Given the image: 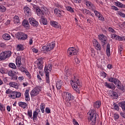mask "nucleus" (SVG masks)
<instances>
[{
	"mask_svg": "<svg viewBox=\"0 0 125 125\" xmlns=\"http://www.w3.org/2000/svg\"><path fill=\"white\" fill-rule=\"evenodd\" d=\"M113 106L114 110H116L117 111H119V110H120V106H119L118 104H114Z\"/></svg>",
	"mask_w": 125,
	"mask_h": 125,
	"instance_id": "nucleus-48",
	"label": "nucleus"
},
{
	"mask_svg": "<svg viewBox=\"0 0 125 125\" xmlns=\"http://www.w3.org/2000/svg\"><path fill=\"white\" fill-rule=\"evenodd\" d=\"M101 106V102L99 101H96L94 104V108H97V109H98V108H100Z\"/></svg>",
	"mask_w": 125,
	"mask_h": 125,
	"instance_id": "nucleus-32",
	"label": "nucleus"
},
{
	"mask_svg": "<svg viewBox=\"0 0 125 125\" xmlns=\"http://www.w3.org/2000/svg\"><path fill=\"white\" fill-rule=\"evenodd\" d=\"M25 79V77L23 76H20L18 77L19 81H23Z\"/></svg>",
	"mask_w": 125,
	"mask_h": 125,
	"instance_id": "nucleus-63",
	"label": "nucleus"
},
{
	"mask_svg": "<svg viewBox=\"0 0 125 125\" xmlns=\"http://www.w3.org/2000/svg\"><path fill=\"white\" fill-rule=\"evenodd\" d=\"M41 10L42 11L43 14H46V13L48 12V9L44 6H42L41 7Z\"/></svg>",
	"mask_w": 125,
	"mask_h": 125,
	"instance_id": "nucleus-34",
	"label": "nucleus"
},
{
	"mask_svg": "<svg viewBox=\"0 0 125 125\" xmlns=\"http://www.w3.org/2000/svg\"><path fill=\"white\" fill-rule=\"evenodd\" d=\"M27 116L28 119H31L33 122L38 121V118L39 119H42V113H41V109L39 108H36L35 110L32 111V110H28L27 111Z\"/></svg>",
	"mask_w": 125,
	"mask_h": 125,
	"instance_id": "nucleus-1",
	"label": "nucleus"
},
{
	"mask_svg": "<svg viewBox=\"0 0 125 125\" xmlns=\"http://www.w3.org/2000/svg\"><path fill=\"white\" fill-rule=\"evenodd\" d=\"M23 10L25 14H26V15H28V17L31 16L32 13L31 12V9H30V8H29V7H24L23 8Z\"/></svg>",
	"mask_w": 125,
	"mask_h": 125,
	"instance_id": "nucleus-18",
	"label": "nucleus"
},
{
	"mask_svg": "<svg viewBox=\"0 0 125 125\" xmlns=\"http://www.w3.org/2000/svg\"><path fill=\"white\" fill-rule=\"evenodd\" d=\"M55 47V42H52L51 43L48 44V45L46 46H43L42 47V50L44 51H50L54 49Z\"/></svg>",
	"mask_w": 125,
	"mask_h": 125,
	"instance_id": "nucleus-7",
	"label": "nucleus"
},
{
	"mask_svg": "<svg viewBox=\"0 0 125 125\" xmlns=\"http://www.w3.org/2000/svg\"><path fill=\"white\" fill-rule=\"evenodd\" d=\"M0 110L1 112H3V111L5 110V107H4L3 104H1V103H0Z\"/></svg>",
	"mask_w": 125,
	"mask_h": 125,
	"instance_id": "nucleus-49",
	"label": "nucleus"
},
{
	"mask_svg": "<svg viewBox=\"0 0 125 125\" xmlns=\"http://www.w3.org/2000/svg\"><path fill=\"white\" fill-rule=\"evenodd\" d=\"M65 70H66V75L67 76H69L70 75H71V69H68L67 67H66Z\"/></svg>",
	"mask_w": 125,
	"mask_h": 125,
	"instance_id": "nucleus-52",
	"label": "nucleus"
},
{
	"mask_svg": "<svg viewBox=\"0 0 125 125\" xmlns=\"http://www.w3.org/2000/svg\"><path fill=\"white\" fill-rule=\"evenodd\" d=\"M114 117L115 118V119H116V120H118V119L120 118V115H119V114L117 113H115L114 114Z\"/></svg>",
	"mask_w": 125,
	"mask_h": 125,
	"instance_id": "nucleus-61",
	"label": "nucleus"
},
{
	"mask_svg": "<svg viewBox=\"0 0 125 125\" xmlns=\"http://www.w3.org/2000/svg\"><path fill=\"white\" fill-rule=\"evenodd\" d=\"M110 44H107L106 46V53L107 56H108V57H110V55H111V51L110 50Z\"/></svg>",
	"mask_w": 125,
	"mask_h": 125,
	"instance_id": "nucleus-28",
	"label": "nucleus"
},
{
	"mask_svg": "<svg viewBox=\"0 0 125 125\" xmlns=\"http://www.w3.org/2000/svg\"><path fill=\"white\" fill-rule=\"evenodd\" d=\"M74 63H75L76 64H80V60L79 59V58H78L77 57V56H75L74 57Z\"/></svg>",
	"mask_w": 125,
	"mask_h": 125,
	"instance_id": "nucleus-45",
	"label": "nucleus"
},
{
	"mask_svg": "<svg viewBox=\"0 0 125 125\" xmlns=\"http://www.w3.org/2000/svg\"><path fill=\"white\" fill-rule=\"evenodd\" d=\"M18 104L20 107L23 108V109H26V107H28V104L26 103L23 102H19Z\"/></svg>",
	"mask_w": 125,
	"mask_h": 125,
	"instance_id": "nucleus-25",
	"label": "nucleus"
},
{
	"mask_svg": "<svg viewBox=\"0 0 125 125\" xmlns=\"http://www.w3.org/2000/svg\"><path fill=\"white\" fill-rule=\"evenodd\" d=\"M62 97L64 102L69 104V106L71 105V102L70 101H73L75 99V97L71 93L68 92H63L62 93Z\"/></svg>",
	"mask_w": 125,
	"mask_h": 125,
	"instance_id": "nucleus-4",
	"label": "nucleus"
},
{
	"mask_svg": "<svg viewBox=\"0 0 125 125\" xmlns=\"http://www.w3.org/2000/svg\"><path fill=\"white\" fill-rule=\"evenodd\" d=\"M36 13L38 16H42V15H43V13L42 12V9L37 8L36 9Z\"/></svg>",
	"mask_w": 125,
	"mask_h": 125,
	"instance_id": "nucleus-33",
	"label": "nucleus"
},
{
	"mask_svg": "<svg viewBox=\"0 0 125 125\" xmlns=\"http://www.w3.org/2000/svg\"><path fill=\"white\" fill-rule=\"evenodd\" d=\"M115 80H116V78L110 77V78H109L108 81L109 82H110V83H114Z\"/></svg>",
	"mask_w": 125,
	"mask_h": 125,
	"instance_id": "nucleus-60",
	"label": "nucleus"
},
{
	"mask_svg": "<svg viewBox=\"0 0 125 125\" xmlns=\"http://www.w3.org/2000/svg\"><path fill=\"white\" fill-rule=\"evenodd\" d=\"M41 91H42V87L40 86H36L31 91L30 94H31V97H35V96H37V95H39Z\"/></svg>",
	"mask_w": 125,
	"mask_h": 125,
	"instance_id": "nucleus-6",
	"label": "nucleus"
},
{
	"mask_svg": "<svg viewBox=\"0 0 125 125\" xmlns=\"http://www.w3.org/2000/svg\"><path fill=\"white\" fill-rule=\"evenodd\" d=\"M117 14L118 15H119V16H121L123 18H125V13L120 12V11H117Z\"/></svg>",
	"mask_w": 125,
	"mask_h": 125,
	"instance_id": "nucleus-42",
	"label": "nucleus"
},
{
	"mask_svg": "<svg viewBox=\"0 0 125 125\" xmlns=\"http://www.w3.org/2000/svg\"><path fill=\"white\" fill-rule=\"evenodd\" d=\"M87 114L88 115V121L89 123L92 125H95L96 118L98 117V114L96 113V111L94 109H91L89 111Z\"/></svg>",
	"mask_w": 125,
	"mask_h": 125,
	"instance_id": "nucleus-2",
	"label": "nucleus"
},
{
	"mask_svg": "<svg viewBox=\"0 0 125 125\" xmlns=\"http://www.w3.org/2000/svg\"><path fill=\"white\" fill-rule=\"evenodd\" d=\"M6 8L4 7V6L3 5H0V11L1 12H4V11H6Z\"/></svg>",
	"mask_w": 125,
	"mask_h": 125,
	"instance_id": "nucleus-44",
	"label": "nucleus"
},
{
	"mask_svg": "<svg viewBox=\"0 0 125 125\" xmlns=\"http://www.w3.org/2000/svg\"><path fill=\"white\" fill-rule=\"evenodd\" d=\"M50 24L52 26V27H54V28H59V23H58L56 21H51Z\"/></svg>",
	"mask_w": 125,
	"mask_h": 125,
	"instance_id": "nucleus-20",
	"label": "nucleus"
},
{
	"mask_svg": "<svg viewBox=\"0 0 125 125\" xmlns=\"http://www.w3.org/2000/svg\"><path fill=\"white\" fill-rule=\"evenodd\" d=\"M28 20L30 25L33 27H38L39 26V22L33 18H30Z\"/></svg>",
	"mask_w": 125,
	"mask_h": 125,
	"instance_id": "nucleus-13",
	"label": "nucleus"
},
{
	"mask_svg": "<svg viewBox=\"0 0 125 125\" xmlns=\"http://www.w3.org/2000/svg\"><path fill=\"white\" fill-rule=\"evenodd\" d=\"M21 97V94L19 92H16V98H19Z\"/></svg>",
	"mask_w": 125,
	"mask_h": 125,
	"instance_id": "nucleus-55",
	"label": "nucleus"
},
{
	"mask_svg": "<svg viewBox=\"0 0 125 125\" xmlns=\"http://www.w3.org/2000/svg\"><path fill=\"white\" fill-rule=\"evenodd\" d=\"M14 23L17 25H19L20 24V19L18 16H15L14 17Z\"/></svg>",
	"mask_w": 125,
	"mask_h": 125,
	"instance_id": "nucleus-26",
	"label": "nucleus"
},
{
	"mask_svg": "<svg viewBox=\"0 0 125 125\" xmlns=\"http://www.w3.org/2000/svg\"><path fill=\"white\" fill-rule=\"evenodd\" d=\"M45 112L47 114H50L51 113V110L49 109V107H46L45 108Z\"/></svg>",
	"mask_w": 125,
	"mask_h": 125,
	"instance_id": "nucleus-57",
	"label": "nucleus"
},
{
	"mask_svg": "<svg viewBox=\"0 0 125 125\" xmlns=\"http://www.w3.org/2000/svg\"><path fill=\"white\" fill-rule=\"evenodd\" d=\"M37 67L39 70H42L43 68V58H40L37 60Z\"/></svg>",
	"mask_w": 125,
	"mask_h": 125,
	"instance_id": "nucleus-12",
	"label": "nucleus"
},
{
	"mask_svg": "<svg viewBox=\"0 0 125 125\" xmlns=\"http://www.w3.org/2000/svg\"><path fill=\"white\" fill-rule=\"evenodd\" d=\"M98 39L101 41V42H103L104 44H105V43H106V42H107V37L103 34L99 35Z\"/></svg>",
	"mask_w": 125,
	"mask_h": 125,
	"instance_id": "nucleus-16",
	"label": "nucleus"
},
{
	"mask_svg": "<svg viewBox=\"0 0 125 125\" xmlns=\"http://www.w3.org/2000/svg\"><path fill=\"white\" fill-rule=\"evenodd\" d=\"M113 83H115V85H117V87L119 89H120L121 90H124L125 89L124 88V85H120L121 82H120L119 80L115 79Z\"/></svg>",
	"mask_w": 125,
	"mask_h": 125,
	"instance_id": "nucleus-15",
	"label": "nucleus"
},
{
	"mask_svg": "<svg viewBox=\"0 0 125 125\" xmlns=\"http://www.w3.org/2000/svg\"><path fill=\"white\" fill-rule=\"evenodd\" d=\"M9 85L10 86H11V87H14L17 89H18L19 87V85L18 84V83L15 82H10L9 83Z\"/></svg>",
	"mask_w": 125,
	"mask_h": 125,
	"instance_id": "nucleus-23",
	"label": "nucleus"
},
{
	"mask_svg": "<svg viewBox=\"0 0 125 125\" xmlns=\"http://www.w3.org/2000/svg\"><path fill=\"white\" fill-rule=\"evenodd\" d=\"M94 13L95 15H96V17L98 18L100 21H101L102 22H104V21H105V18H104V17H103V15L101 14L100 12H98L97 10H94Z\"/></svg>",
	"mask_w": 125,
	"mask_h": 125,
	"instance_id": "nucleus-11",
	"label": "nucleus"
},
{
	"mask_svg": "<svg viewBox=\"0 0 125 125\" xmlns=\"http://www.w3.org/2000/svg\"><path fill=\"white\" fill-rule=\"evenodd\" d=\"M75 3H81L82 2V0H73Z\"/></svg>",
	"mask_w": 125,
	"mask_h": 125,
	"instance_id": "nucleus-64",
	"label": "nucleus"
},
{
	"mask_svg": "<svg viewBox=\"0 0 125 125\" xmlns=\"http://www.w3.org/2000/svg\"><path fill=\"white\" fill-rule=\"evenodd\" d=\"M108 31L109 33V34H116V31L112 27H110L108 29Z\"/></svg>",
	"mask_w": 125,
	"mask_h": 125,
	"instance_id": "nucleus-38",
	"label": "nucleus"
},
{
	"mask_svg": "<svg viewBox=\"0 0 125 125\" xmlns=\"http://www.w3.org/2000/svg\"><path fill=\"white\" fill-rule=\"evenodd\" d=\"M54 13L56 16H57L58 17H61V16H63L64 11H60L58 9L55 8L54 9Z\"/></svg>",
	"mask_w": 125,
	"mask_h": 125,
	"instance_id": "nucleus-17",
	"label": "nucleus"
},
{
	"mask_svg": "<svg viewBox=\"0 0 125 125\" xmlns=\"http://www.w3.org/2000/svg\"><path fill=\"white\" fill-rule=\"evenodd\" d=\"M82 12H83V14H89V12H90V11H89V10L86 9H83L82 10Z\"/></svg>",
	"mask_w": 125,
	"mask_h": 125,
	"instance_id": "nucleus-43",
	"label": "nucleus"
},
{
	"mask_svg": "<svg viewBox=\"0 0 125 125\" xmlns=\"http://www.w3.org/2000/svg\"><path fill=\"white\" fill-rule=\"evenodd\" d=\"M11 80H12L13 81H17V80H18V76H17L16 74H14L11 77Z\"/></svg>",
	"mask_w": 125,
	"mask_h": 125,
	"instance_id": "nucleus-47",
	"label": "nucleus"
},
{
	"mask_svg": "<svg viewBox=\"0 0 125 125\" xmlns=\"http://www.w3.org/2000/svg\"><path fill=\"white\" fill-rule=\"evenodd\" d=\"M14 74H15L14 72H13L12 70H10L8 72V75L9 76V77H12Z\"/></svg>",
	"mask_w": 125,
	"mask_h": 125,
	"instance_id": "nucleus-54",
	"label": "nucleus"
},
{
	"mask_svg": "<svg viewBox=\"0 0 125 125\" xmlns=\"http://www.w3.org/2000/svg\"><path fill=\"white\" fill-rule=\"evenodd\" d=\"M71 82L73 88L76 90L78 93H80L81 85H80V81H79V79L77 78L75 76H73V77L71 78Z\"/></svg>",
	"mask_w": 125,
	"mask_h": 125,
	"instance_id": "nucleus-3",
	"label": "nucleus"
},
{
	"mask_svg": "<svg viewBox=\"0 0 125 125\" xmlns=\"http://www.w3.org/2000/svg\"><path fill=\"white\" fill-rule=\"evenodd\" d=\"M62 86V81H57L56 83V87L57 89H60Z\"/></svg>",
	"mask_w": 125,
	"mask_h": 125,
	"instance_id": "nucleus-36",
	"label": "nucleus"
},
{
	"mask_svg": "<svg viewBox=\"0 0 125 125\" xmlns=\"http://www.w3.org/2000/svg\"><path fill=\"white\" fill-rule=\"evenodd\" d=\"M84 2L87 9H90V10H92L93 11H94V10L96 9L95 5H94V4H93V3H92L90 1L85 0Z\"/></svg>",
	"mask_w": 125,
	"mask_h": 125,
	"instance_id": "nucleus-10",
	"label": "nucleus"
},
{
	"mask_svg": "<svg viewBox=\"0 0 125 125\" xmlns=\"http://www.w3.org/2000/svg\"><path fill=\"white\" fill-rule=\"evenodd\" d=\"M19 70L21 72H22V73H25L27 70L23 66H20Z\"/></svg>",
	"mask_w": 125,
	"mask_h": 125,
	"instance_id": "nucleus-50",
	"label": "nucleus"
},
{
	"mask_svg": "<svg viewBox=\"0 0 125 125\" xmlns=\"http://www.w3.org/2000/svg\"><path fill=\"white\" fill-rule=\"evenodd\" d=\"M16 65L17 66V67H21V57H18L16 58Z\"/></svg>",
	"mask_w": 125,
	"mask_h": 125,
	"instance_id": "nucleus-27",
	"label": "nucleus"
},
{
	"mask_svg": "<svg viewBox=\"0 0 125 125\" xmlns=\"http://www.w3.org/2000/svg\"><path fill=\"white\" fill-rule=\"evenodd\" d=\"M111 8L113 10H115V11H118V10H119V8H117L115 6H112Z\"/></svg>",
	"mask_w": 125,
	"mask_h": 125,
	"instance_id": "nucleus-58",
	"label": "nucleus"
},
{
	"mask_svg": "<svg viewBox=\"0 0 125 125\" xmlns=\"http://www.w3.org/2000/svg\"><path fill=\"white\" fill-rule=\"evenodd\" d=\"M42 23L43 25H47L48 22L47 21V20L45 18H42Z\"/></svg>",
	"mask_w": 125,
	"mask_h": 125,
	"instance_id": "nucleus-46",
	"label": "nucleus"
},
{
	"mask_svg": "<svg viewBox=\"0 0 125 125\" xmlns=\"http://www.w3.org/2000/svg\"><path fill=\"white\" fill-rule=\"evenodd\" d=\"M9 97L12 98V99H15L16 98V93L15 91H13L11 95L9 96Z\"/></svg>",
	"mask_w": 125,
	"mask_h": 125,
	"instance_id": "nucleus-41",
	"label": "nucleus"
},
{
	"mask_svg": "<svg viewBox=\"0 0 125 125\" xmlns=\"http://www.w3.org/2000/svg\"><path fill=\"white\" fill-rule=\"evenodd\" d=\"M9 67H10V68H11L12 69H14V70H16V69H17V67L15 65V64L12 62L9 63Z\"/></svg>",
	"mask_w": 125,
	"mask_h": 125,
	"instance_id": "nucleus-37",
	"label": "nucleus"
},
{
	"mask_svg": "<svg viewBox=\"0 0 125 125\" xmlns=\"http://www.w3.org/2000/svg\"><path fill=\"white\" fill-rule=\"evenodd\" d=\"M67 54L69 57H72L73 55H77L79 51L75 47H70L67 49Z\"/></svg>",
	"mask_w": 125,
	"mask_h": 125,
	"instance_id": "nucleus-9",
	"label": "nucleus"
},
{
	"mask_svg": "<svg viewBox=\"0 0 125 125\" xmlns=\"http://www.w3.org/2000/svg\"><path fill=\"white\" fill-rule=\"evenodd\" d=\"M93 45H94L97 50H101V45H100V44L99 43V42H98V41H97V40L93 39Z\"/></svg>",
	"mask_w": 125,
	"mask_h": 125,
	"instance_id": "nucleus-14",
	"label": "nucleus"
},
{
	"mask_svg": "<svg viewBox=\"0 0 125 125\" xmlns=\"http://www.w3.org/2000/svg\"><path fill=\"white\" fill-rule=\"evenodd\" d=\"M22 26H23L26 30L29 29L30 28V24L29 23V21H28L26 20H23L22 22Z\"/></svg>",
	"mask_w": 125,
	"mask_h": 125,
	"instance_id": "nucleus-19",
	"label": "nucleus"
},
{
	"mask_svg": "<svg viewBox=\"0 0 125 125\" xmlns=\"http://www.w3.org/2000/svg\"><path fill=\"white\" fill-rule=\"evenodd\" d=\"M0 73H1V74H5V69L4 68H1L0 69Z\"/></svg>",
	"mask_w": 125,
	"mask_h": 125,
	"instance_id": "nucleus-59",
	"label": "nucleus"
},
{
	"mask_svg": "<svg viewBox=\"0 0 125 125\" xmlns=\"http://www.w3.org/2000/svg\"><path fill=\"white\" fill-rule=\"evenodd\" d=\"M10 56H11V51H3L0 54V59L1 60H5L6 58H8V57H10Z\"/></svg>",
	"mask_w": 125,
	"mask_h": 125,
	"instance_id": "nucleus-8",
	"label": "nucleus"
},
{
	"mask_svg": "<svg viewBox=\"0 0 125 125\" xmlns=\"http://www.w3.org/2000/svg\"><path fill=\"white\" fill-rule=\"evenodd\" d=\"M115 5L120 8H125V5L121 3V2L117 1L114 2Z\"/></svg>",
	"mask_w": 125,
	"mask_h": 125,
	"instance_id": "nucleus-21",
	"label": "nucleus"
},
{
	"mask_svg": "<svg viewBox=\"0 0 125 125\" xmlns=\"http://www.w3.org/2000/svg\"><path fill=\"white\" fill-rule=\"evenodd\" d=\"M16 49L17 51H22L24 50V45H23L22 44H19L17 45Z\"/></svg>",
	"mask_w": 125,
	"mask_h": 125,
	"instance_id": "nucleus-29",
	"label": "nucleus"
},
{
	"mask_svg": "<svg viewBox=\"0 0 125 125\" xmlns=\"http://www.w3.org/2000/svg\"><path fill=\"white\" fill-rule=\"evenodd\" d=\"M44 109H45V104L42 103L40 105V110L42 113H44Z\"/></svg>",
	"mask_w": 125,
	"mask_h": 125,
	"instance_id": "nucleus-35",
	"label": "nucleus"
},
{
	"mask_svg": "<svg viewBox=\"0 0 125 125\" xmlns=\"http://www.w3.org/2000/svg\"><path fill=\"white\" fill-rule=\"evenodd\" d=\"M2 38L5 41H9L11 39V37L8 34H5L2 35Z\"/></svg>",
	"mask_w": 125,
	"mask_h": 125,
	"instance_id": "nucleus-31",
	"label": "nucleus"
},
{
	"mask_svg": "<svg viewBox=\"0 0 125 125\" xmlns=\"http://www.w3.org/2000/svg\"><path fill=\"white\" fill-rule=\"evenodd\" d=\"M23 32L18 33L16 34V37L17 39L19 40H21L23 41L24 39H25L26 37L22 38Z\"/></svg>",
	"mask_w": 125,
	"mask_h": 125,
	"instance_id": "nucleus-24",
	"label": "nucleus"
},
{
	"mask_svg": "<svg viewBox=\"0 0 125 125\" xmlns=\"http://www.w3.org/2000/svg\"><path fill=\"white\" fill-rule=\"evenodd\" d=\"M52 70V64H49L48 65H46L44 67V73L45 74L46 82L49 83V73Z\"/></svg>",
	"mask_w": 125,
	"mask_h": 125,
	"instance_id": "nucleus-5",
	"label": "nucleus"
},
{
	"mask_svg": "<svg viewBox=\"0 0 125 125\" xmlns=\"http://www.w3.org/2000/svg\"><path fill=\"white\" fill-rule=\"evenodd\" d=\"M24 95L26 101H27V102H29V101L30 100V95H29V90H26L24 93Z\"/></svg>",
	"mask_w": 125,
	"mask_h": 125,
	"instance_id": "nucleus-30",
	"label": "nucleus"
},
{
	"mask_svg": "<svg viewBox=\"0 0 125 125\" xmlns=\"http://www.w3.org/2000/svg\"><path fill=\"white\" fill-rule=\"evenodd\" d=\"M66 10H67V11H69L70 13H74L75 12V11H74V9H72L71 6H67Z\"/></svg>",
	"mask_w": 125,
	"mask_h": 125,
	"instance_id": "nucleus-40",
	"label": "nucleus"
},
{
	"mask_svg": "<svg viewBox=\"0 0 125 125\" xmlns=\"http://www.w3.org/2000/svg\"><path fill=\"white\" fill-rule=\"evenodd\" d=\"M119 54L121 55V56H123V47L122 46H119L118 48Z\"/></svg>",
	"mask_w": 125,
	"mask_h": 125,
	"instance_id": "nucleus-51",
	"label": "nucleus"
},
{
	"mask_svg": "<svg viewBox=\"0 0 125 125\" xmlns=\"http://www.w3.org/2000/svg\"><path fill=\"white\" fill-rule=\"evenodd\" d=\"M13 91L11 90L10 89H8L6 90L5 93L6 94H10V95H11Z\"/></svg>",
	"mask_w": 125,
	"mask_h": 125,
	"instance_id": "nucleus-53",
	"label": "nucleus"
},
{
	"mask_svg": "<svg viewBox=\"0 0 125 125\" xmlns=\"http://www.w3.org/2000/svg\"><path fill=\"white\" fill-rule=\"evenodd\" d=\"M104 85L108 88H111V89H115V88H116V86H115V85H114V84L109 83L107 82H105L104 83Z\"/></svg>",
	"mask_w": 125,
	"mask_h": 125,
	"instance_id": "nucleus-22",
	"label": "nucleus"
},
{
	"mask_svg": "<svg viewBox=\"0 0 125 125\" xmlns=\"http://www.w3.org/2000/svg\"><path fill=\"white\" fill-rule=\"evenodd\" d=\"M116 40H118V41H123V40H124V39L123 38V37L117 35V37H116Z\"/></svg>",
	"mask_w": 125,
	"mask_h": 125,
	"instance_id": "nucleus-62",
	"label": "nucleus"
},
{
	"mask_svg": "<svg viewBox=\"0 0 125 125\" xmlns=\"http://www.w3.org/2000/svg\"><path fill=\"white\" fill-rule=\"evenodd\" d=\"M24 73L25 74L26 76L27 77V78L31 80V79H32V75H31V74L30 73V72H29V71L28 70H26Z\"/></svg>",
	"mask_w": 125,
	"mask_h": 125,
	"instance_id": "nucleus-39",
	"label": "nucleus"
},
{
	"mask_svg": "<svg viewBox=\"0 0 125 125\" xmlns=\"http://www.w3.org/2000/svg\"><path fill=\"white\" fill-rule=\"evenodd\" d=\"M117 35L115 34H111V39H115V40H117Z\"/></svg>",
	"mask_w": 125,
	"mask_h": 125,
	"instance_id": "nucleus-56",
	"label": "nucleus"
}]
</instances>
